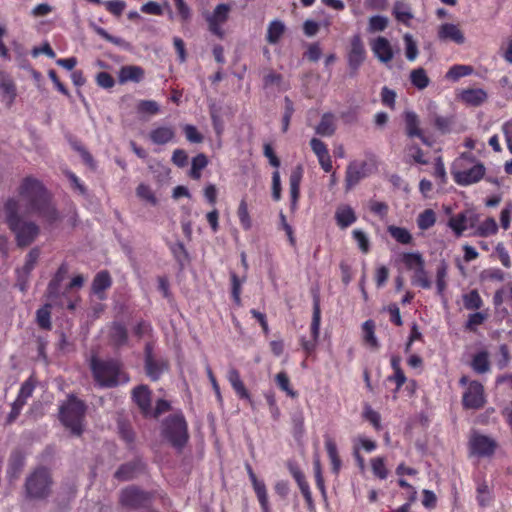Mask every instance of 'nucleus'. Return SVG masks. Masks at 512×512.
<instances>
[{
  "label": "nucleus",
  "instance_id": "1",
  "mask_svg": "<svg viewBox=\"0 0 512 512\" xmlns=\"http://www.w3.org/2000/svg\"><path fill=\"white\" fill-rule=\"evenodd\" d=\"M20 199L9 197L3 205L5 223L15 236L18 247L31 245L40 234V227L29 216H37L49 224L61 219L51 194L43 183L32 177H25L17 188Z\"/></svg>",
  "mask_w": 512,
  "mask_h": 512
},
{
  "label": "nucleus",
  "instance_id": "2",
  "mask_svg": "<svg viewBox=\"0 0 512 512\" xmlns=\"http://www.w3.org/2000/svg\"><path fill=\"white\" fill-rule=\"evenodd\" d=\"M90 368L95 381L101 387H116L120 383H127L129 377L121 369V364L116 360H100L92 357Z\"/></svg>",
  "mask_w": 512,
  "mask_h": 512
},
{
  "label": "nucleus",
  "instance_id": "3",
  "mask_svg": "<svg viewBox=\"0 0 512 512\" xmlns=\"http://www.w3.org/2000/svg\"><path fill=\"white\" fill-rule=\"evenodd\" d=\"M86 413V405L75 396H69L59 410L60 421L70 430L74 436H80L83 432V421Z\"/></svg>",
  "mask_w": 512,
  "mask_h": 512
},
{
  "label": "nucleus",
  "instance_id": "4",
  "mask_svg": "<svg viewBox=\"0 0 512 512\" xmlns=\"http://www.w3.org/2000/svg\"><path fill=\"white\" fill-rule=\"evenodd\" d=\"M165 438L175 447L181 449L187 443L189 435L187 423L181 414L167 417L163 423Z\"/></svg>",
  "mask_w": 512,
  "mask_h": 512
},
{
  "label": "nucleus",
  "instance_id": "5",
  "mask_svg": "<svg viewBox=\"0 0 512 512\" xmlns=\"http://www.w3.org/2000/svg\"><path fill=\"white\" fill-rule=\"evenodd\" d=\"M51 484L52 480L49 471L44 467L37 468L26 479L25 488L27 496L33 499L46 498L50 493Z\"/></svg>",
  "mask_w": 512,
  "mask_h": 512
},
{
  "label": "nucleus",
  "instance_id": "6",
  "mask_svg": "<svg viewBox=\"0 0 512 512\" xmlns=\"http://www.w3.org/2000/svg\"><path fill=\"white\" fill-rule=\"evenodd\" d=\"M152 499V493L144 491L135 485L125 487L119 493L120 505L131 510L148 507Z\"/></svg>",
  "mask_w": 512,
  "mask_h": 512
},
{
  "label": "nucleus",
  "instance_id": "7",
  "mask_svg": "<svg viewBox=\"0 0 512 512\" xmlns=\"http://www.w3.org/2000/svg\"><path fill=\"white\" fill-rule=\"evenodd\" d=\"M366 58V51L360 35H354L351 38L350 49L347 55L348 66L350 75L355 76L358 69L363 64Z\"/></svg>",
  "mask_w": 512,
  "mask_h": 512
},
{
  "label": "nucleus",
  "instance_id": "8",
  "mask_svg": "<svg viewBox=\"0 0 512 512\" xmlns=\"http://www.w3.org/2000/svg\"><path fill=\"white\" fill-rule=\"evenodd\" d=\"M469 447L472 455L488 457L494 454L497 443L486 435L474 433L469 440Z\"/></svg>",
  "mask_w": 512,
  "mask_h": 512
},
{
  "label": "nucleus",
  "instance_id": "9",
  "mask_svg": "<svg viewBox=\"0 0 512 512\" xmlns=\"http://www.w3.org/2000/svg\"><path fill=\"white\" fill-rule=\"evenodd\" d=\"M462 403L466 409H480L485 404L484 387L478 381H472L463 394Z\"/></svg>",
  "mask_w": 512,
  "mask_h": 512
},
{
  "label": "nucleus",
  "instance_id": "10",
  "mask_svg": "<svg viewBox=\"0 0 512 512\" xmlns=\"http://www.w3.org/2000/svg\"><path fill=\"white\" fill-rule=\"evenodd\" d=\"M320 321H321V310H320V300L319 297L316 295L313 299V315H312V322H311V335L312 340H305L302 339L301 345L302 348L307 352L311 353L314 351L316 347V342L319 337V331H320Z\"/></svg>",
  "mask_w": 512,
  "mask_h": 512
},
{
  "label": "nucleus",
  "instance_id": "11",
  "mask_svg": "<svg viewBox=\"0 0 512 512\" xmlns=\"http://www.w3.org/2000/svg\"><path fill=\"white\" fill-rule=\"evenodd\" d=\"M368 164L365 161H352L348 164L345 176V187L349 191L368 175Z\"/></svg>",
  "mask_w": 512,
  "mask_h": 512
},
{
  "label": "nucleus",
  "instance_id": "12",
  "mask_svg": "<svg viewBox=\"0 0 512 512\" xmlns=\"http://www.w3.org/2000/svg\"><path fill=\"white\" fill-rule=\"evenodd\" d=\"M452 175L457 184L467 186L479 182L484 177L485 167L482 163H478L467 170H453Z\"/></svg>",
  "mask_w": 512,
  "mask_h": 512
},
{
  "label": "nucleus",
  "instance_id": "13",
  "mask_svg": "<svg viewBox=\"0 0 512 512\" xmlns=\"http://www.w3.org/2000/svg\"><path fill=\"white\" fill-rule=\"evenodd\" d=\"M145 369L146 374L151 380L156 381L160 378L161 374L168 369V363L164 360H155L152 356L151 349L146 348L145 355Z\"/></svg>",
  "mask_w": 512,
  "mask_h": 512
},
{
  "label": "nucleus",
  "instance_id": "14",
  "mask_svg": "<svg viewBox=\"0 0 512 512\" xmlns=\"http://www.w3.org/2000/svg\"><path fill=\"white\" fill-rule=\"evenodd\" d=\"M371 48H372L374 55L382 63H388L394 57V53H393L391 44L385 37L380 36V37L376 38L373 41Z\"/></svg>",
  "mask_w": 512,
  "mask_h": 512
},
{
  "label": "nucleus",
  "instance_id": "15",
  "mask_svg": "<svg viewBox=\"0 0 512 512\" xmlns=\"http://www.w3.org/2000/svg\"><path fill=\"white\" fill-rule=\"evenodd\" d=\"M132 398L144 414L151 410V392L146 385H139L132 391Z\"/></svg>",
  "mask_w": 512,
  "mask_h": 512
},
{
  "label": "nucleus",
  "instance_id": "16",
  "mask_svg": "<svg viewBox=\"0 0 512 512\" xmlns=\"http://www.w3.org/2000/svg\"><path fill=\"white\" fill-rule=\"evenodd\" d=\"M438 38L442 41H453L457 44H463L465 37L462 31L455 24L445 23L439 27Z\"/></svg>",
  "mask_w": 512,
  "mask_h": 512
},
{
  "label": "nucleus",
  "instance_id": "17",
  "mask_svg": "<svg viewBox=\"0 0 512 512\" xmlns=\"http://www.w3.org/2000/svg\"><path fill=\"white\" fill-rule=\"evenodd\" d=\"M143 78L144 70L136 65L122 66L118 72V81L120 84L127 82L139 83Z\"/></svg>",
  "mask_w": 512,
  "mask_h": 512
},
{
  "label": "nucleus",
  "instance_id": "18",
  "mask_svg": "<svg viewBox=\"0 0 512 512\" xmlns=\"http://www.w3.org/2000/svg\"><path fill=\"white\" fill-rule=\"evenodd\" d=\"M175 138V129L171 126H159L149 132V139L156 145H165Z\"/></svg>",
  "mask_w": 512,
  "mask_h": 512
},
{
  "label": "nucleus",
  "instance_id": "19",
  "mask_svg": "<svg viewBox=\"0 0 512 512\" xmlns=\"http://www.w3.org/2000/svg\"><path fill=\"white\" fill-rule=\"evenodd\" d=\"M142 464L139 461H131L122 464L114 473V478L118 481H129L136 477L141 471Z\"/></svg>",
  "mask_w": 512,
  "mask_h": 512
},
{
  "label": "nucleus",
  "instance_id": "20",
  "mask_svg": "<svg viewBox=\"0 0 512 512\" xmlns=\"http://www.w3.org/2000/svg\"><path fill=\"white\" fill-rule=\"evenodd\" d=\"M110 343L120 348L128 343V330L122 323L113 322L109 329Z\"/></svg>",
  "mask_w": 512,
  "mask_h": 512
},
{
  "label": "nucleus",
  "instance_id": "21",
  "mask_svg": "<svg viewBox=\"0 0 512 512\" xmlns=\"http://www.w3.org/2000/svg\"><path fill=\"white\" fill-rule=\"evenodd\" d=\"M335 220L341 229H345L357 220V216L349 205H340L336 209Z\"/></svg>",
  "mask_w": 512,
  "mask_h": 512
},
{
  "label": "nucleus",
  "instance_id": "22",
  "mask_svg": "<svg viewBox=\"0 0 512 512\" xmlns=\"http://www.w3.org/2000/svg\"><path fill=\"white\" fill-rule=\"evenodd\" d=\"M0 95L11 104L16 97V86L11 77L5 72H0Z\"/></svg>",
  "mask_w": 512,
  "mask_h": 512
},
{
  "label": "nucleus",
  "instance_id": "23",
  "mask_svg": "<svg viewBox=\"0 0 512 512\" xmlns=\"http://www.w3.org/2000/svg\"><path fill=\"white\" fill-rule=\"evenodd\" d=\"M68 271L69 270L67 264L63 263L60 265L53 279L48 284V297L52 298L57 297L59 295L61 283L66 278Z\"/></svg>",
  "mask_w": 512,
  "mask_h": 512
},
{
  "label": "nucleus",
  "instance_id": "24",
  "mask_svg": "<svg viewBox=\"0 0 512 512\" xmlns=\"http://www.w3.org/2000/svg\"><path fill=\"white\" fill-rule=\"evenodd\" d=\"M302 176L303 167L301 165L296 166L295 169L290 174L289 185L292 206H295L298 201Z\"/></svg>",
  "mask_w": 512,
  "mask_h": 512
},
{
  "label": "nucleus",
  "instance_id": "25",
  "mask_svg": "<svg viewBox=\"0 0 512 512\" xmlns=\"http://www.w3.org/2000/svg\"><path fill=\"white\" fill-rule=\"evenodd\" d=\"M25 456L24 454L16 450L14 451L9 459L7 473L10 479H17L24 467Z\"/></svg>",
  "mask_w": 512,
  "mask_h": 512
},
{
  "label": "nucleus",
  "instance_id": "26",
  "mask_svg": "<svg viewBox=\"0 0 512 512\" xmlns=\"http://www.w3.org/2000/svg\"><path fill=\"white\" fill-rule=\"evenodd\" d=\"M227 378H228L230 384L232 385L233 389L235 390V392L238 394V396L240 398L250 400V394L247 391V389L245 388V385H244L243 381L241 380L240 374L237 369L230 368L228 371Z\"/></svg>",
  "mask_w": 512,
  "mask_h": 512
},
{
  "label": "nucleus",
  "instance_id": "27",
  "mask_svg": "<svg viewBox=\"0 0 512 512\" xmlns=\"http://www.w3.org/2000/svg\"><path fill=\"white\" fill-rule=\"evenodd\" d=\"M289 471L292 474V476L294 477V479L296 480L305 500L308 503H311L312 502L311 492H310L309 485L306 482L305 476L302 473V471L296 465H293V464H289Z\"/></svg>",
  "mask_w": 512,
  "mask_h": 512
},
{
  "label": "nucleus",
  "instance_id": "28",
  "mask_svg": "<svg viewBox=\"0 0 512 512\" xmlns=\"http://www.w3.org/2000/svg\"><path fill=\"white\" fill-rule=\"evenodd\" d=\"M286 30L285 24L281 20H273L267 28L266 41L269 44H277Z\"/></svg>",
  "mask_w": 512,
  "mask_h": 512
},
{
  "label": "nucleus",
  "instance_id": "29",
  "mask_svg": "<svg viewBox=\"0 0 512 512\" xmlns=\"http://www.w3.org/2000/svg\"><path fill=\"white\" fill-rule=\"evenodd\" d=\"M335 117L332 113L322 115L319 124L316 127V133L321 136H332L335 133Z\"/></svg>",
  "mask_w": 512,
  "mask_h": 512
},
{
  "label": "nucleus",
  "instance_id": "30",
  "mask_svg": "<svg viewBox=\"0 0 512 512\" xmlns=\"http://www.w3.org/2000/svg\"><path fill=\"white\" fill-rule=\"evenodd\" d=\"M431 122L435 128L442 134H447L452 131L455 124L454 116H441L436 113L431 115Z\"/></svg>",
  "mask_w": 512,
  "mask_h": 512
},
{
  "label": "nucleus",
  "instance_id": "31",
  "mask_svg": "<svg viewBox=\"0 0 512 512\" xmlns=\"http://www.w3.org/2000/svg\"><path fill=\"white\" fill-rule=\"evenodd\" d=\"M112 284L111 277L107 271H101L96 274L92 282V291L100 296L106 289H108Z\"/></svg>",
  "mask_w": 512,
  "mask_h": 512
},
{
  "label": "nucleus",
  "instance_id": "32",
  "mask_svg": "<svg viewBox=\"0 0 512 512\" xmlns=\"http://www.w3.org/2000/svg\"><path fill=\"white\" fill-rule=\"evenodd\" d=\"M406 133L409 137H422V130L419 128V119L415 112H405Z\"/></svg>",
  "mask_w": 512,
  "mask_h": 512
},
{
  "label": "nucleus",
  "instance_id": "33",
  "mask_svg": "<svg viewBox=\"0 0 512 512\" xmlns=\"http://www.w3.org/2000/svg\"><path fill=\"white\" fill-rule=\"evenodd\" d=\"M461 98L468 104L478 106L486 100L487 94L482 89H469L462 92Z\"/></svg>",
  "mask_w": 512,
  "mask_h": 512
},
{
  "label": "nucleus",
  "instance_id": "34",
  "mask_svg": "<svg viewBox=\"0 0 512 512\" xmlns=\"http://www.w3.org/2000/svg\"><path fill=\"white\" fill-rule=\"evenodd\" d=\"M471 366L477 373L483 374L490 370L489 354L487 351L477 353L472 360Z\"/></svg>",
  "mask_w": 512,
  "mask_h": 512
},
{
  "label": "nucleus",
  "instance_id": "35",
  "mask_svg": "<svg viewBox=\"0 0 512 512\" xmlns=\"http://www.w3.org/2000/svg\"><path fill=\"white\" fill-rule=\"evenodd\" d=\"M411 83L419 90H423L428 87L430 79L424 68L419 67L410 72Z\"/></svg>",
  "mask_w": 512,
  "mask_h": 512
},
{
  "label": "nucleus",
  "instance_id": "36",
  "mask_svg": "<svg viewBox=\"0 0 512 512\" xmlns=\"http://www.w3.org/2000/svg\"><path fill=\"white\" fill-rule=\"evenodd\" d=\"M208 165V158L205 154L199 153L192 159L190 177L198 180L201 177V170Z\"/></svg>",
  "mask_w": 512,
  "mask_h": 512
},
{
  "label": "nucleus",
  "instance_id": "37",
  "mask_svg": "<svg viewBox=\"0 0 512 512\" xmlns=\"http://www.w3.org/2000/svg\"><path fill=\"white\" fill-rule=\"evenodd\" d=\"M254 491L257 495L258 501L261 505L263 512H270L269 502H268V494L266 490V485L263 481L257 480L252 483Z\"/></svg>",
  "mask_w": 512,
  "mask_h": 512
},
{
  "label": "nucleus",
  "instance_id": "38",
  "mask_svg": "<svg viewBox=\"0 0 512 512\" xmlns=\"http://www.w3.org/2000/svg\"><path fill=\"white\" fill-rule=\"evenodd\" d=\"M36 319L40 328L44 330H50L52 327L51 305L45 304L43 307L39 308L36 312Z\"/></svg>",
  "mask_w": 512,
  "mask_h": 512
},
{
  "label": "nucleus",
  "instance_id": "39",
  "mask_svg": "<svg viewBox=\"0 0 512 512\" xmlns=\"http://www.w3.org/2000/svg\"><path fill=\"white\" fill-rule=\"evenodd\" d=\"M364 341L374 349L379 347L378 340L375 336V323L373 320H367L362 325Z\"/></svg>",
  "mask_w": 512,
  "mask_h": 512
},
{
  "label": "nucleus",
  "instance_id": "40",
  "mask_svg": "<svg viewBox=\"0 0 512 512\" xmlns=\"http://www.w3.org/2000/svg\"><path fill=\"white\" fill-rule=\"evenodd\" d=\"M231 7L228 4H218L213 13L207 15L206 20H212L215 22L225 23L228 19Z\"/></svg>",
  "mask_w": 512,
  "mask_h": 512
},
{
  "label": "nucleus",
  "instance_id": "41",
  "mask_svg": "<svg viewBox=\"0 0 512 512\" xmlns=\"http://www.w3.org/2000/svg\"><path fill=\"white\" fill-rule=\"evenodd\" d=\"M412 284L419 285L424 289L431 288V281L428 278L425 270V264L420 267H416L412 276Z\"/></svg>",
  "mask_w": 512,
  "mask_h": 512
},
{
  "label": "nucleus",
  "instance_id": "42",
  "mask_svg": "<svg viewBox=\"0 0 512 512\" xmlns=\"http://www.w3.org/2000/svg\"><path fill=\"white\" fill-rule=\"evenodd\" d=\"M463 303L464 307L468 310L480 309L483 305V301L475 289L463 295Z\"/></svg>",
  "mask_w": 512,
  "mask_h": 512
},
{
  "label": "nucleus",
  "instance_id": "43",
  "mask_svg": "<svg viewBox=\"0 0 512 512\" xmlns=\"http://www.w3.org/2000/svg\"><path fill=\"white\" fill-rule=\"evenodd\" d=\"M389 24V19L386 16L374 15L369 18L368 31L370 33L382 32Z\"/></svg>",
  "mask_w": 512,
  "mask_h": 512
},
{
  "label": "nucleus",
  "instance_id": "44",
  "mask_svg": "<svg viewBox=\"0 0 512 512\" xmlns=\"http://www.w3.org/2000/svg\"><path fill=\"white\" fill-rule=\"evenodd\" d=\"M436 222L435 212L432 209H426L419 214L417 218V225L421 230L431 228Z\"/></svg>",
  "mask_w": 512,
  "mask_h": 512
},
{
  "label": "nucleus",
  "instance_id": "45",
  "mask_svg": "<svg viewBox=\"0 0 512 512\" xmlns=\"http://www.w3.org/2000/svg\"><path fill=\"white\" fill-rule=\"evenodd\" d=\"M388 232L397 242L401 244H409L412 241V236L406 228L389 226Z\"/></svg>",
  "mask_w": 512,
  "mask_h": 512
},
{
  "label": "nucleus",
  "instance_id": "46",
  "mask_svg": "<svg viewBox=\"0 0 512 512\" xmlns=\"http://www.w3.org/2000/svg\"><path fill=\"white\" fill-rule=\"evenodd\" d=\"M402 261L409 270H415L416 267H420L422 264H425V261L419 252L404 253Z\"/></svg>",
  "mask_w": 512,
  "mask_h": 512
},
{
  "label": "nucleus",
  "instance_id": "47",
  "mask_svg": "<svg viewBox=\"0 0 512 512\" xmlns=\"http://www.w3.org/2000/svg\"><path fill=\"white\" fill-rule=\"evenodd\" d=\"M473 72V68L468 65H454L446 73V78L457 81L463 76L470 75Z\"/></svg>",
  "mask_w": 512,
  "mask_h": 512
},
{
  "label": "nucleus",
  "instance_id": "48",
  "mask_svg": "<svg viewBox=\"0 0 512 512\" xmlns=\"http://www.w3.org/2000/svg\"><path fill=\"white\" fill-rule=\"evenodd\" d=\"M393 14L395 15L398 21H401L403 23H407L413 17L408 5L405 4L404 2L395 3L393 7Z\"/></svg>",
  "mask_w": 512,
  "mask_h": 512
},
{
  "label": "nucleus",
  "instance_id": "49",
  "mask_svg": "<svg viewBox=\"0 0 512 512\" xmlns=\"http://www.w3.org/2000/svg\"><path fill=\"white\" fill-rule=\"evenodd\" d=\"M447 276V264L445 261H442L437 268L436 272V286L437 293L439 295H443L444 290L446 289V278Z\"/></svg>",
  "mask_w": 512,
  "mask_h": 512
},
{
  "label": "nucleus",
  "instance_id": "50",
  "mask_svg": "<svg viewBox=\"0 0 512 512\" xmlns=\"http://www.w3.org/2000/svg\"><path fill=\"white\" fill-rule=\"evenodd\" d=\"M275 381L280 389L285 391L288 396L295 398L298 396V393L290 388V380L288 375L285 372H279L275 376Z\"/></svg>",
  "mask_w": 512,
  "mask_h": 512
},
{
  "label": "nucleus",
  "instance_id": "51",
  "mask_svg": "<svg viewBox=\"0 0 512 512\" xmlns=\"http://www.w3.org/2000/svg\"><path fill=\"white\" fill-rule=\"evenodd\" d=\"M466 221L467 218L465 214L460 213L456 217H453L449 220V227L456 233L457 236H460L464 230H466Z\"/></svg>",
  "mask_w": 512,
  "mask_h": 512
},
{
  "label": "nucleus",
  "instance_id": "52",
  "mask_svg": "<svg viewBox=\"0 0 512 512\" xmlns=\"http://www.w3.org/2000/svg\"><path fill=\"white\" fill-rule=\"evenodd\" d=\"M237 215L240 223L245 230H249L252 226L251 218L248 212V206L245 200H242L239 204Z\"/></svg>",
  "mask_w": 512,
  "mask_h": 512
},
{
  "label": "nucleus",
  "instance_id": "53",
  "mask_svg": "<svg viewBox=\"0 0 512 512\" xmlns=\"http://www.w3.org/2000/svg\"><path fill=\"white\" fill-rule=\"evenodd\" d=\"M136 195L139 198L146 200L147 202H149L152 205L157 204V199H156L154 193L152 192L150 187L144 183H141L138 185V187L136 188Z\"/></svg>",
  "mask_w": 512,
  "mask_h": 512
},
{
  "label": "nucleus",
  "instance_id": "54",
  "mask_svg": "<svg viewBox=\"0 0 512 512\" xmlns=\"http://www.w3.org/2000/svg\"><path fill=\"white\" fill-rule=\"evenodd\" d=\"M403 38L406 46V58L409 61H414L418 55L416 42L414 41L413 36L408 33L405 34Z\"/></svg>",
  "mask_w": 512,
  "mask_h": 512
},
{
  "label": "nucleus",
  "instance_id": "55",
  "mask_svg": "<svg viewBox=\"0 0 512 512\" xmlns=\"http://www.w3.org/2000/svg\"><path fill=\"white\" fill-rule=\"evenodd\" d=\"M498 230L497 223L494 218H487L478 228V234L486 237L495 234Z\"/></svg>",
  "mask_w": 512,
  "mask_h": 512
},
{
  "label": "nucleus",
  "instance_id": "56",
  "mask_svg": "<svg viewBox=\"0 0 512 512\" xmlns=\"http://www.w3.org/2000/svg\"><path fill=\"white\" fill-rule=\"evenodd\" d=\"M263 84L265 88L276 86L281 89L283 85V77L281 74L275 73L274 71L270 70L263 77Z\"/></svg>",
  "mask_w": 512,
  "mask_h": 512
},
{
  "label": "nucleus",
  "instance_id": "57",
  "mask_svg": "<svg viewBox=\"0 0 512 512\" xmlns=\"http://www.w3.org/2000/svg\"><path fill=\"white\" fill-rule=\"evenodd\" d=\"M183 131L186 139L190 143H201L204 140V137L201 133L198 132L197 128L194 125L187 124L183 127Z\"/></svg>",
  "mask_w": 512,
  "mask_h": 512
},
{
  "label": "nucleus",
  "instance_id": "58",
  "mask_svg": "<svg viewBox=\"0 0 512 512\" xmlns=\"http://www.w3.org/2000/svg\"><path fill=\"white\" fill-rule=\"evenodd\" d=\"M352 234H353V238L358 243L359 249L363 253H368L369 249H370V242H369V239H368L367 235L365 234V232H363L360 229H355V230H353Z\"/></svg>",
  "mask_w": 512,
  "mask_h": 512
},
{
  "label": "nucleus",
  "instance_id": "59",
  "mask_svg": "<svg viewBox=\"0 0 512 512\" xmlns=\"http://www.w3.org/2000/svg\"><path fill=\"white\" fill-rule=\"evenodd\" d=\"M91 27L94 29V31L100 36L102 37L103 39H105L106 41L110 42V43H113L117 46H123L125 44V41L119 37H115V36H112L111 34H109L105 29H103L102 27H99L95 24H91Z\"/></svg>",
  "mask_w": 512,
  "mask_h": 512
},
{
  "label": "nucleus",
  "instance_id": "60",
  "mask_svg": "<svg viewBox=\"0 0 512 512\" xmlns=\"http://www.w3.org/2000/svg\"><path fill=\"white\" fill-rule=\"evenodd\" d=\"M34 388H35L34 382H33L32 378H29L22 384L19 394H18V397H17V400H19L25 404L27 398H29L32 395Z\"/></svg>",
  "mask_w": 512,
  "mask_h": 512
},
{
  "label": "nucleus",
  "instance_id": "61",
  "mask_svg": "<svg viewBox=\"0 0 512 512\" xmlns=\"http://www.w3.org/2000/svg\"><path fill=\"white\" fill-rule=\"evenodd\" d=\"M39 256H40L39 248H37V247L32 248L29 251V253L27 254L25 264L23 265V267L21 269L25 270L26 272H31L34 269Z\"/></svg>",
  "mask_w": 512,
  "mask_h": 512
},
{
  "label": "nucleus",
  "instance_id": "62",
  "mask_svg": "<svg viewBox=\"0 0 512 512\" xmlns=\"http://www.w3.org/2000/svg\"><path fill=\"white\" fill-rule=\"evenodd\" d=\"M371 466L373 473L379 477L380 479H385L388 475V472L385 468L384 459L381 457H377L372 459Z\"/></svg>",
  "mask_w": 512,
  "mask_h": 512
},
{
  "label": "nucleus",
  "instance_id": "63",
  "mask_svg": "<svg viewBox=\"0 0 512 512\" xmlns=\"http://www.w3.org/2000/svg\"><path fill=\"white\" fill-rule=\"evenodd\" d=\"M106 9L115 16H120L125 8L123 0H110L103 3Z\"/></svg>",
  "mask_w": 512,
  "mask_h": 512
},
{
  "label": "nucleus",
  "instance_id": "64",
  "mask_svg": "<svg viewBox=\"0 0 512 512\" xmlns=\"http://www.w3.org/2000/svg\"><path fill=\"white\" fill-rule=\"evenodd\" d=\"M485 319L486 316L481 312L470 314L465 328L470 331H475L476 326L481 325Z\"/></svg>",
  "mask_w": 512,
  "mask_h": 512
}]
</instances>
